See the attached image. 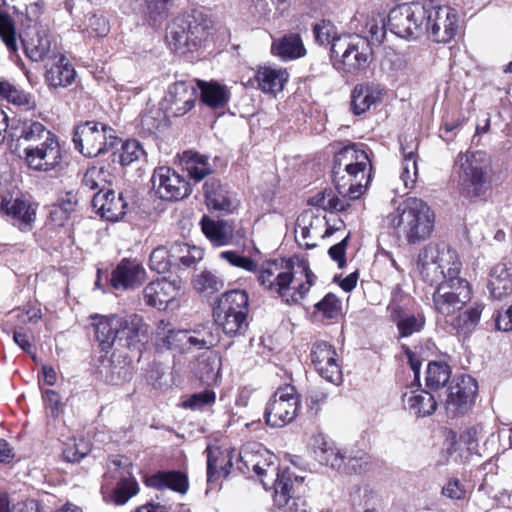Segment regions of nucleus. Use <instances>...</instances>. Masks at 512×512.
Instances as JSON below:
<instances>
[{"label": "nucleus", "instance_id": "obj_1", "mask_svg": "<svg viewBox=\"0 0 512 512\" xmlns=\"http://www.w3.org/2000/svg\"><path fill=\"white\" fill-rule=\"evenodd\" d=\"M316 279L304 259L270 260L257 272L259 284L266 290L277 293L287 302H298L308 293Z\"/></svg>", "mask_w": 512, "mask_h": 512}, {"label": "nucleus", "instance_id": "obj_2", "mask_svg": "<svg viewBox=\"0 0 512 512\" xmlns=\"http://www.w3.org/2000/svg\"><path fill=\"white\" fill-rule=\"evenodd\" d=\"M435 215L422 199L409 197L385 218L387 228L408 244L427 240L434 230Z\"/></svg>", "mask_w": 512, "mask_h": 512}, {"label": "nucleus", "instance_id": "obj_3", "mask_svg": "<svg viewBox=\"0 0 512 512\" xmlns=\"http://www.w3.org/2000/svg\"><path fill=\"white\" fill-rule=\"evenodd\" d=\"M370 160L356 144L340 149L334 156L332 176L337 193L350 200L358 199L370 181Z\"/></svg>", "mask_w": 512, "mask_h": 512}, {"label": "nucleus", "instance_id": "obj_4", "mask_svg": "<svg viewBox=\"0 0 512 512\" xmlns=\"http://www.w3.org/2000/svg\"><path fill=\"white\" fill-rule=\"evenodd\" d=\"M214 30L213 21L203 12L192 10L175 17L166 28L169 48L179 54L200 48Z\"/></svg>", "mask_w": 512, "mask_h": 512}, {"label": "nucleus", "instance_id": "obj_5", "mask_svg": "<svg viewBox=\"0 0 512 512\" xmlns=\"http://www.w3.org/2000/svg\"><path fill=\"white\" fill-rule=\"evenodd\" d=\"M460 194L468 199L484 197L491 189L492 169L486 153L467 151L455 161Z\"/></svg>", "mask_w": 512, "mask_h": 512}, {"label": "nucleus", "instance_id": "obj_6", "mask_svg": "<svg viewBox=\"0 0 512 512\" xmlns=\"http://www.w3.org/2000/svg\"><path fill=\"white\" fill-rule=\"evenodd\" d=\"M372 57L369 41L358 34H342L333 43L331 60L338 71L355 74L368 68Z\"/></svg>", "mask_w": 512, "mask_h": 512}, {"label": "nucleus", "instance_id": "obj_7", "mask_svg": "<svg viewBox=\"0 0 512 512\" xmlns=\"http://www.w3.org/2000/svg\"><path fill=\"white\" fill-rule=\"evenodd\" d=\"M72 141L82 155L96 157L113 148L119 139L107 125L88 121L77 126Z\"/></svg>", "mask_w": 512, "mask_h": 512}, {"label": "nucleus", "instance_id": "obj_8", "mask_svg": "<svg viewBox=\"0 0 512 512\" xmlns=\"http://www.w3.org/2000/svg\"><path fill=\"white\" fill-rule=\"evenodd\" d=\"M426 4L404 3L389 13L388 27L395 35L405 39H417L425 34Z\"/></svg>", "mask_w": 512, "mask_h": 512}, {"label": "nucleus", "instance_id": "obj_9", "mask_svg": "<svg viewBox=\"0 0 512 512\" xmlns=\"http://www.w3.org/2000/svg\"><path fill=\"white\" fill-rule=\"evenodd\" d=\"M472 299V288L466 279L440 282L433 292L434 311L443 317H454Z\"/></svg>", "mask_w": 512, "mask_h": 512}, {"label": "nucleus", "instance_id": "obj_10", "mask_svg": "<svg viewBox=\"0 0 512 512\" xmlns=\"http://www.w3.org/2000/svg\"><path fill=\"white\" fill-rule=\"evenodd\" d=\"M478 391L476 380L470 375L453 378L439 394L441 403L449 417L463 415L471 409Z\"/></svg>", "mask_w": 512, "mask_h": 512}, {"label": "nucleus", "instance_id": "obj_11", "mask_svg": "<svg viewBox=\"0 0 512 512\" xmlns=\"http://www.w3.org/2000/svg\"><path fill=\"white\" fill-rule=\"evenodd\" d=\"M301 401L292 385L279 387L266 404L264 418L270 427L279 428L291 423L297 416Z\"/></svg>", "mask_w": 512, "mask_h": 512}, {"label": "nucleus", "instance_id": "obj_12", "mask_svg": "<svg viewBox=\"0 0 512 512\" xmlns=\"http://www.w3.org/2000/svg\"><path fill=\"white\" fill-rule=\"evenodd\" d=\"M458 30L457 11L449 6L426 5L425 34L434 42L448 43Z\"/></svg>", "mask_w": 512, "mask_h": 512}, {"label": "nucleus", "instance_id": "obj_13", "mask_svg": "<svg viewBox=\"0 0 512 512\" xmlns=\"http://www.w3.org/2000/svg\"><path fill=\"white\" fill-rule=\"evenodd\" d=\"M151 183L155 195L161 200L178 201L191 193L189 182L170 167L156 168Z\"/></svg>", "mask_w": 512, "mask_h": 512}, {"label": "nucleus", "instance_id": "obj_14", "mask_svg": "<svg viewBox=\"0 0 512 512\" xmlns=\"http://www.w3.org/2000/svg\"><path fill=\"white\" fill-rule=\"evenodd\" d=\"M0 212L6 221L22 231H28L36 219V207L24 195L2 194Z\"/></svg>", "mask_w": 512, "mask_h": 512}, {"label": "nucleus", "instance_id": "obj_15", "mask_svg": "<svg viewBox=\"0 0 512 512\" xmlns=\"http://www.w3.org/2000/svg\"><path fill=\"white\" fill-rule=\"evenodd\" d=\"M311 361L318 374L326 381L339 385L342 371L335 348L326 341H317L311 349Z\"/></svg>", "mask_w": 512, "mask_h": 512}, {"label": "nucleus", "instance_id": "obj_16", "mask_svg": "<svg viewBox=\"0 0 512 512\" xmlns=\"http://www.w3.org/2000/svg\"><path fill=\"white\" fill-rule=\"evenodd\" d=\"M24 153L29 168L37 171H49L62 159L61 147L56 137L46 138L40 146H28Z\"/></svg>", "mask_w": 512, "mask_h": 512}, {"label": "nucleus", "instance_id": "obj_17", "mask_svg": "<svg viewBox=\"0 0 512 512\" xmlns=\"http://www.w3.org/2000/svg\"><path fill=\"white\" fill-rule=\"evenodd\" d=\"M24 153L29 168L37 171H49L62 159L61 147L56 137L46 138L40 146H28Z\"/></svg>", "mask_w": 512, "mask_h": 512}, {"label": "nucleus", "instance_id": "obj_18", "mask_svg": "<svg viewBox=\"0 0 512 512\" xmlns=\"http://www.w3.org/2000/svg\"><path fill=\"white\" fill-rule=\"evenodd\" d=\"M334 229L323 217L312 213H304L297 220V241L300 246L311 249L317 246L314 240L330 237Z\"/></svg>", "mask_w": 512, "mask_h": 512}, {"label": "nucleus", "instance_id": "obj_19", "mask_svg": "<svg viewBox=\"0 0 512 512\" xmlns=\"http://www.w3.org/2000/svg\"><path fill=\"white\" fill-rule=\"evenodd\" d=\"M181 290V280L178 278H161L148 283L143 289V299L148 306L165 309L177 298Z\"/></svg>", "mask_w": 512, "mask_h": 512}, {"label": "nucleus", "instance_id": "obj_20", "mask_svg": "<svg viewBox=\"0 0 512 512\" xmlns=\"http://www.w3.org/2000/svg\"><path fill=\"white\" fill-rule=\"evenodd\" d=\"M196 99L197 93L192 85L176 82L169 87L165 96V109L172 116H183L194 107Z\"/></svg>", "mask_w": 512, "mask_h": 512}, {"label": "nucleus", "instance_id": "obj_21", "mask_svg": "<svg viewBox=\"0 0 512 512\" xmlns=\"http://www.w3.org/2000/svg\"><path fill=\"white\" fill-rule=\"evenodd\" d=\"M146 279L143 265L136 259H122L111 274V284L116 289H134Z\"/></svg>", "mask_w": 512, "mask_h": 512}, {"label": "nucleus", "instance_id": "obj_22", "mask_svg": "<svg viewBox=\"0 0 512 512\" xmlns=\"http://www.w3.org/2000/svg\"><path fill=\"white\" fill-rule=\"evenodd\" d=\"M92 206L102 218L116 222L126 214L127 202L122 194L116 195L113 190L107 189L94 194Z\"/></svg>", "mask_w": 512, "mask_h": 512}, {"label": "nucleus", "instance_id": "obj_23", "mask_svg": "<svg viewBox=\"0 0 512 512\" xmlns=\"http://www.w3.org/2000/svg\"><path fill=\"white\" fill-rule=\"evenodd\" d=\"M207 452V481L215 482L227 477L233 465L234 449L208 446Z\"/></svg>", "mask_w": 512, "mask_h": 512}, {"label": "nucleus", "instance_id": "obj_24", "mask_svg": "<svg viewBox=\"0 0 512 512\" xmlns=\"http://www.w3.org/2000/svg\"><path fill=\"white\" fill-rule=\"evenodd\" d=\"M118 342L120 345L131 348L141 342L147 332L143 318L137 314L126 316L117 315Z\"/></svg>", "mask_w": 512, "mask_h": 512}, {"label": "nucleus", "instance_id": "obj_25", "mask_svg": "<svg viewBox=\"0 0 512 512\" xmlns=\"http://www.w3.org/2000/svg\"><path fill=\"white\" fill-rule=\"evenodd\" d=\"M438 258L439 243H429L418 254L417 269L422 279L430 285L439 284L442 280V270H438Z\"/></svg>", "mask_w": 512, "mask_h": 512}, {"label": "nucleus", "instance_id": "obj_26", "mask_svg": "<svg viewBox=\"0 0 512 512\" xmlns=\"http://www.w3.org/2000/svg\"><path fill=\"white\" fill-rule=\"evenodd\" d=\"M203 190L209 208L226 213H230L236 208L237 202L232 193L219 180L209 179L204 183Z\"/></svg>", "mask_w": 512, "mask_h": 512}, {"label": "nucleus", "instance_id": "obj_27", "mask_svg": "<svg viewBox=\"0 0 512 512\" xmlns=\"http://www.w3.org/2000/svg\"><path fill=\"white\" fill-rule=\"evenodd\" d=\"M47 431L55 434L64 427V404L61 394L53 389H42Z\"/></svg>", "mask_w": 512, "mask_h": 512}, {"label": "nucleus", "instance_id": "obj_28", "mask_svg": "<svg viewBox=\"0 0 512 512\" xmlns=\"http://www.w3.org/2000/svg\"><path fill=\"white\" fill-rule=\"evenodd\" d=\"M312 447L315 458L321 464L341 470L344 465V454L330 438L318 435L314 437Z\"/></svg>", "mask_w": 512, "mask_h": 512}, {"label": "nucleus", "instance_id": "obj_29", "mask_svg": "<svg viewBox=\"0 0 512 512\" xmlns=\"http://www.w3.org/2000/svg\"><path fill=\"white\" fill-rule=\"evenodd\" d=\"M382 89L375 84H358L351 94V107L355 115H361L381 101Z\"/></svg>", "mask_w": 512, "mask_h": 512}, {"label": "nucleus", "instance_id": "obj_30", "mask_svg": "<svg viewBox=\"0 0 512 512\" xmlns=\"http://www.w3.org/2000/svg\"><path fill=\"white\" fill-rule=\"evenodd\" d=\"M488 289L494 299H502L512 293V266L498 263L491 268Z\"/></svg>", "mask_w": 512, "mask_h": 512}, {"label": "nucleus", "instance_id": "obj_31", "mask_svg": "<svg viewBox=\"0 0 512 512\" xmlns=\"http://www.w3.org/2000/svg\"><path fill=\"white\" fill-rule=\"evenodd\" d=\"M271 53L282 61H290L303 57L306 54V49L300 35L291 33L274 39Z\"/></svg>", "mask_w": 512, "mask_h": 512}, {"label": "nucleus", "instance_id": "obj_32", "mask_svg": "<svg viewBox=\"0 0 512 512\" xmlns=\"http://www.w3.org/2000/svg\"><path fill=\"white\" fill-rule=\"evenodd\" d=\"M404 408L417 416H428L435 412L437 401L423 389L407 391L402 396Z\"/></svg>", "mask_w": 512, "mask_h": 512}, {"label": "nucleus", "instance_id": "obj_33", "mask_svg": "<svg viewBox=\"0 0 512 512\" xmlns=\"http://www.w3.org/2000/svg\"><path fill=\"white\" fill-rule=\"evenodd\" d=\"M289 77L286 69L269 66L259 67L255 75L258 88L264 93L281 92Z\"/></svg>", "mask_w": 512, "mask_h": 512}, {"label": "nucleus", "instance_id": "obj_34", "mask_svg": "<svg viewBox=\"0 0 512 512\" xmlns=\"http://www.w3.org/2000/svg\"><path fill=\"white\" fill-rule=\"evenodd\" d=\"M95 337L102 351H108L118 341L117 315L92 317Z\"/></svg>", "mask_w": 512, "mask_h": 512}, {"label": "nucleus", "instance_id": "obj_35", "mask_svg": "<svg viewBox=\"0 0 512 512\" xmlns=\"http://www.w3.org/2000/svg\"><path fill=\"white\" fill-rule=\"evenodd\" d=\"M146 483L155 489H171L180 494H185L189 487L186 474L180 471H159L150 476Z\"/></svg>", "mask_w": 512, "mask_h": 512}, {"label": "nucleus", "instance_id": "obj_36", "mask_svg": "<svg viewBox=\"0 0 512 512\" xmlns=\"http://www.w3.org/2000/svg\"><path fill=\"white\" fill-rule=\"evenodd\" d=\"M186 331L191 348L208 350L219 342L218 329L214 323L197 324Z\"/></svg>", "mask_w": 512, "mask_h": 512}, {"label": "nucleus", "instance_id": "obj_37", "mask_svg": "<svg viewBox=\"0 0 512 512\" xmlns=\"http://www.w3.org/2000/svg\"><path fill=\"white\" fill-rule=\"evenodd\" d=\"M249 297L244 290H231L222 294L214 307L213 312L248 315Z\"/></svg>", "mask_w": 512, "mask_h": 512}, {"label": "nucleus", "instance_id": "obj_38", "mask_svg": "<svg viewBox=\"0 0 512 512\" xmlns=\"http://www.w3.org/2000/svg\"><path fill=\"white\" fill-rule=\"evenodd\" d=\"M0 98L15 106L23 107L25 110H32L36 107L35 98L31 93L5 78H0Z\"/></svg>", "mask_w": 512, "mask_h": 512}, {"label": "nucleus", "instance_id": "obj_39", "mask_svg": "<svg viewBox=\"0 0 512 512\" xmlns=\"http://www.w3.org/2000/svg\"><path fill=\"white\" fill-rule=\"evenodd\" d=\"M439 269L442 270V280L440 282H450L452 280H462L459 276L462 263L457 252L451 249L445 243H439Z\"/></svg>", "mask_w": 512, "mask_h": 512}, {"label": "nucleus", "instance_id": "obj_40", "mask_svg": "<svg viewBox=\"0 0 512 512\" xmlns=\"http://www.w3.org/2000/svg\"><path fill=\"white\" fill-rule=\"evenodd\" d=\"M202 102L211 108H224L230 100V91L217 82L199 81Z\"/></svg>", "mask_w": 512, "mask_h": 512}, {"label": "nucleus", "instance_id": "obj_41", "mask_svg": "<svg viewBox=\"0 0 512 512\" xmlns=\"http://www.w3.org/2000/svg\"><path fill=\"white\" fill-rule=\"evenodd\" d=\"M391 317L396 322L400 336L408 337L414 333L420 332L425 325L423 314H410L403 312L399 307H393Z\"/></svg>", "mask_w": 512, "mask_h": 512}, {"label": "nucleus", "instance_id": "obj_42", "mask_svg": "<svg viewBox=\"0 0 512 512\" xmlns=\"http://www.w3.org/2000/svg\"><path fill=\"white\" fill-rule=\"evenodd\" d=\"M201 226L205 236L216 246L227 245L232 238L231 227L223 221H215L204 216Z\"/></svg>", "mask_w": 512, "mask_h": 512}, {"label": "nucleus", "instance_id": "obj_43", "mask_svg": "<svg viewBox=\"0 0 512 512\" xmlns=\"http://www.w3.org/2000/svg\"><path fill=\"white\" fill-rule=\"evenodd\" d=\"M262 445L258 443H247L242 446L238 455V470L245 475H250L251 472L255 473L256 469H261L259 461L261 460Z\"/></svg>", "mask_w": 512, "mask_h": 512}, {"label": "nucleus", "instance_id": "obj_44", "mask_svg": "<svg viewBox=\"0 0 512 512\" xmlns=\"http://www.w3.org/2000/svg\"><path fill=\"white\" fill-rule=\"evenodd\" d=\"M114 180V175L109 168L105 166H93L87 169L84 174L82 184L84 187L99 191H107Z\"/></svg>", "mask_w": 512, "mask_h": 512}, {"label": "nucleus", "instance_id": "obj_45", "mask_svg": "<svg viewBox=\"0 0 512 512\" xmlns=\"http://www.w3.org/2000/svg\"><path fill=\"white\" fill-rule=\"evenodd\" d=\"M215 322L220 325L223 332L228 336H238L245 332L248 327L247 315L213 312Z\"/></svg>", "mask_w": 512, "mask_h": 512}, {"label": "nucleus", "instance_id": "obj_46", "mask_svg": "<svg viewBox=\"0 0 512 512\" xmlns=\"http://www.w3.org/2000/svg\"><path fill=\"white\" fill-rule=\"evenodd\" d=\"M451 377L450 367L443 362H430L427 367L426 385L431 390L444 388Z\"/></svg>", "mask_w": 512, "mask_h": 512}, {"label": "nucleus", "instance_id": "obj_47", "mask_svg": "<svg viewBox=\"0 0 512 512\" xmlns=\"http://www.w3.org/2000/svg\"><path fill=\"white\" fill-rule=\"evenodd\" d=\"M483 305L475 304L453 318V326L463 333H470L478 325Z\"/></svg>", "mask_w": 512, "mask_h": 512}, {"label": "nucleus", "instance_id": "obj_48", "mask_svg": "<svg viewBox=\"0 0 512 512\" xmlns=\"http://www.w3.org/2000/svg\"><path fill=\"white\" fill-rule=\"evenodd\" d=\"M488 435H493L492 429H488L483 423H478L467 428L461 435L460 441L467 446L471 453L479 454L478 443Z\"/></svg>", "mask_w": 512, "mask_h": 512}, {"label": "nucleus", "instance_id": "obj_49", "mask_svg": "<svg viewBox=\"0 0 512 512\" xmlns=\"http://www.w3.org/2000/svg\"><path fill=\"white\" fill-rule=\"evenodd\" d=\"M277 478L274 480V502L278 507L288 504L291 497V490L293 487V479L288 471L281 474L277 472Z\"/></svg>", "mask_w": 512, "mask_h": 512}, {"label": "nucleus", "instance_id": "obj_50", "mask_svg": "<svg viewBox=\"0 0 512 512\" xmlns=\"http://www.w3.org/2000/svg\"><path fill=\"white\" fill-rule=\"evenodd\" d=\"M202 250L185 243L176 242L171 246V255L174 261H179L184 266L190 267L202 258Z\"/></svg>", "mask_w": 512, "mask_h": 512}, {"label": "nucleus", "instance_id": "obj_51", "mask_svg": "<svg viewBox=\"0 0 512 512\" xmlns=\"http://www.w3.org/2000/svg\"><path fill=\"white\" fill-rule=\"evenodd\" d=\"M371 464L370 456L364 451H356L348 456L344 455V465L341 472L345 474H362L365 473Z\"/></svg>", "mask_w": 512, "mask_h": 512}, {"label": "nucleus", "instance_id": "obj_52", "mask_svg": "<svg viewBox=\"0 0 512 512\" xmlns=\"http://www.w3.org/2000/svg\"><path fill=\"white\" fill-rule=\"evenodd\" d=\"M407 66L406 58L395 52L387 54L382 61V69L394 81L406 75Z\"/></svg>", "mask_w": 512, "mask_h": 512}, {"label": "nucleus", "instance_id": "obj_53", "mask_svg": "<svg viewBox=\"0 0 512 512\" xmlns=\"http://www.w3.org/2000/svg\"><path fill=\"white\" fill-rule=\"evenodd\" d=\"M139 491L137 481L132 478L123 477L116 485L111 495V500L116 505L125 504L131 497L136 495Z\"/></svg>", "mask_w": 512, "mask_h": 512}, {"label": "nucleus", "instance_id": "obj_54", "mask_svg": "<svg viewBox=\"0 0 512 512\" xmlns=\"http://www.w3.org/2000/svg\"><path fill=\"white\" fill-rule=\"evenodd\" d=\"M194 287L199 292L210 295L224 287V280L210 271H202L196 275Z\"/></svg>", "mask_w": 512, "mask_h": 512}, {"label": "nucleus", "instance_id": "obj_55", "mask_svg": "<svg viewBox=\"0 0 512 512\" xmlns=\"http://www.w3.org/2000/svg\"><path fill=\"white\" fill-rule=\"evenodd\" d=\"M186 170L189 176L199 182L212 173V168L207 162V158L198 153H194L186 162Z\"/></svg>", "mask_w": 512, "mask_h": 512}, {"label": "nucleus", "instance_id": "obj_56", "mask_svg": "<svg viewBox=\"0 0 512 512\" xmlns=\"http://www.w3.org/2000/svg\"><path fill=\"white\" fill-rule=\"evenodd\" d=\"M339 198L332 189H325L318 193L314 198V203L323 210H345L349 205L346 202L347 197Z\"/></svg>", "mask_w": 512, "mask_h": 512}, {"label": "nucleus", "instance_id": "obj_57", "mask_svg": "<svg viewBox=\"0 0 512 512\" xmlns=\"http://www.w3.org/2000/svg\"><path fill=\"white\" fill-rule=\"evenodd\" d=\"M145 156L146 153L139 141L127 140L122 144L119 162L122 166H127L145 158Z\"/></svg>", "mask_w": 512, "mask_h": 512}, {"label": "nucleus", "instance_id": "obj_58", "mask_svg": "<svg viewBox=\"0 0 512 512\" xmlns=\"http://www.w3.org/2000/svg\"><path fill=\"white\" fill-rule=\"evenodd\" d=\"M313 32L316 42L320 45H331V47L336 39L341 36L338 34L335 25L328 20H322L320 23L315 24Z\"/></svg>", "mask_w": 512, "mask_h": 512}, {"label": "nucleus", "instance_id": "obj_59", "mask_svg": "<svg viewBox=\"0 0 512 512\" xmlns=\"http://www.w3.org/2000/svg\"><path fill=\"white\" fill-rule=\"evenodd\" d=\"M215 401L216 393L207 389L190 395L183 402V407L191 410H204L211 407Z\"/></svg>", "mask_w": 512, "mask_h": 512}, {"label": "nucleus", "instance_id": "obj_60", "mask_svg": "<svg viewBox=\"0 0 512 512\" xmlns=\"http://www.w3.org/2000/svg\"><path fill=\"white\" fill-rule=\"evenodd\" d=\"M221 369L218 355L210 353L199 363V377L207 382L216 381Z\"/></svg>", "mask_w": 512, "mask_h": 512}, {"label": "nucleus", "instance_id": "obj_61", "mask_svg": "<svg viewBox=\"0 0 512 512\" xmlns=\"http://www.w3.org/2000/svg\"><path fill=\"white\" fill-rule=\"evenodd\" d=\"M172 261H174V257L171 255V248L168 250L160 246L152 251L149 266L157 273H165L169 270Z\"/></svg>", "mask_w": 512, "mask_h": 512}, {"label": "nucleus", "instance_id": "obj_62", "mask_svg": "<svg viewBox=\"0 0 512 512\" xmlns=\"http://www.w3.org/2000/svg\"><path fill=\"white\" fill-rule=\"evenodd\" d=\"M219 257L227 261L231 266L243 269L247 272H258L257 262L250 257L242 256L236 251H223Z\"/></svg>", "mask_w": 512, "mask_h": 512}, {"label": "nucleus", "instance_id": "obj_63", "mask_svg": "<svg viewBox=\"0 0 512 512\" xmlns=\"http://www.w3.org/2000/svg\"><path fill=\"white\" fill-rule=\"evenodd\" d=\"M91 450V445L83 438L70 439L66 442V462H79Z\"/></svg>", "mask_w": 512, "mask_h": 512}, {"label": "nucleus", "instance_id": "obj_64", "mask_svg": "<svg viewBox=\"0 0 512 512\" xmlns=\"http://www.w3.org/2000/svg\"><path fill=\"white\" fill-rule=\"evenodd\" d=\"M64 55L46 64L45 79L50 87L59 88L63 85Z\"/></svg>", "mask_w": 512, "mask_h": 512}]
</instances>
